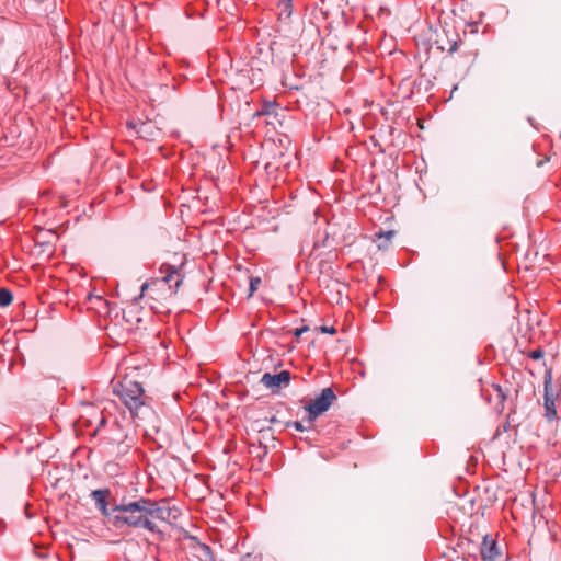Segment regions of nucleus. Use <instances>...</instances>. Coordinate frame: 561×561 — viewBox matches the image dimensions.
<instances>
[{
  "label": "nucleus",
  "mask_w": 561,
  "mask_h": 561,
  "mask_svg": "<svg viewBox=\"0 0 561 561\" xmlns=\"http://www.w3.org/2000/svg\"><path fill=\"white\" fill-rule=\"evenodd\" d=\"M288 426H293L295 430H297L299 432L305 431V426L298 421L289 423Z\"/></svg>",
  "instance_id": "aec40b11"
},
{
  "label": "nucleus",
  "mask_w": 561,
  "mask_h": 561,
  "mask_svg": "<svg viewBox=\"0 0 561 561\" xmlns=\"http://www.w3.org/2000/svg\"><path fill=\"white\" fill-rule=\"evenodd\" d=\"M545 408L547 411V416L549 419H552L553 416H556L557 411L554 408V401H553V399L550 398L549 394H545Z\"/></svg>",
  "instance_id": "f8f14e48"
},
{
  "label": "nucleus",
  "mask_w": 561,
  "mask_h": 561,
  "mask_svg": "<svg viewBox=\"0 0 561 561\" xmlns=\"http://www.w3.org/2000/svg\"><path fill=\"white\" fill-rule=\"evenodd\" d=\"M545 355L543 351L541 348H536V350H533L531 352H529L528 356L533 359H540L542 358Z\"/></svg>",
  "instance_id": "2eb2a0df"
},
{
  "label": "nucleus",
  "mask_w": 561,
  "mask_h": 561,
  "mask_svg": "<svg viewBox=\"0 0 561 561\" xmlns=\"http://www.w3.org/2000/svg\"><path fill=\"white\" fill-rule=\"evenodd\" d=\"M240 561H259L256 557L248 553L244 557L241 558Z\"/></svg>",
  "instance_id": "412c9836"
},
{
  "label": "nucleus",
  "mask_w": 561,
  "mask_h": 561,
  "mask_svg": "<svg viewBox=\"0 0 561 561\" xmlns=\"http://www.w3.org/2000/svg\"><path fill=\"white\" fill-rule=\"evenodd\" d=\"M291 375L288 370H283L276 375L265 373L261 378V383L273 392H278L282 387H287Z\"/></svg>",
  "instance_id": "39448f33"
},
{
  "label": "nucleus",
  "mask_w": 561,
  "mask_h": 561,
  "mask_svg": "<svg viewBox=\"0 0 561 561\" xmlns=\"http://www.w3.org/2000/svg\"><path fill=\"white\" fill-rule=\"evenodd\" d=\"M105 423H106L105 417L101 415V416H100V420H99V426H98V430H99L100 427L104 426V425H105Z\"/></svg>",
  "instance_id": "4be33fe9"
},
{
  "label": "nucleus",
  "mask_w": 561,
  "mask_h": 561,
  "mask_svg": "<svg viewBox=\"0 0 561 561\" xmlns=\"http://www.w3.org/2000/svg\"><path fill=\"white\" fill-rule=\"evenodd\" d=\"M249 70L242 69L236 73L237 78L234 80V83L239 89H250L253 87L254 82L253 80L248 76Z\"/></svg>",
  "instance_id": "1a4fd4ad"
},
{
  "label": "nucleus",
  "mask_w": 561,
  "mask_h": 561,
  "mask_svg": "<svg viewBox=\"0 0 561 561\" xmlns=\"http://www.w3.org/2000/svg\"><path fill=\"white\" fill-rule=\"evenodd\" d=\"M309 331V327L308 325H304L301 328H298L295 330L294 334L296 337H299L301 334H304L305 332H308Z\"/></svg>",
  "instance_id": "6ab92c4d"
},
{
  "label": "nucleus",
  "mask_w": 561,
  "mask_h": 561,
  "mask_svg": "<svg viewBox=\"0 0 561 561\" xmlns=\"http://www.w3.org/2000/svg\"><path fill=\"white\" fill-rule=\"evenodd\" d=\"M161 272L164 276L142 284L140 295L135 298V301L147 298L153 311L163 313L170 311L179 288L183 284L184 275L180 267L165 263L161 266Z\"/></svg>",
  "instance_id": "f03ea898"
},
{
  "label": "nucleus",
  "mask_w": 561,
  "mask_h": 561,
  "mask_svg": "<svg viewBox=\"0 0 561 561\" xmlns=\"http://www.w3.org/2000/svg\"><path fill=\"white\" fill-rule=\"evenodd\" d=\"M319 330L322 332V333H330V334H335L336 333V330L334 327H320Z\"/></svg>",
  "instance_id": "a211bd4d"
},
{
  "label": "nucleus",
  "mask_w": 561,
  "mask_h": 561,
  "mask_svg": "<svg viewBox=\"0 0 561 561\" xmlns=\"http://www.w3.org/2000/svg\"><path fill=\"white\" fill-rule=\"evenodd\" d=\"M261 283V278L260 277H251L250 278V288H249V295L248 297H251L257 289V286L260 285Z\"/></svg>",
  "instance_id": "4468645a"
},
{
  "label": "nucleus",
  "mask_w": 561,
  "mask_h": 561,
  "mask_svg": "<svg viewBox=\"0 0 561 561\" xmlns=\"http://www.w3.org/2000/svg\"><path fill=\"white\" fill-rule=\"evenodd\" d=\"M480 553L483 561H495L500 557L496 542L492 539H489L488 536L483 538Z\"/></svg>",
  "instance_id": "0eeeda50"
},
{
  "label": "nucleus",
  "mask_w": 561,
  "mask_h": 561,
  "mask_svg": "<svg viewBox=\"0 0 561 561\" xmlns=\"http://www.w3.org/2000/svg\"><path fill=\"white\" fill-rule=\"evenodd\" d=\"M282 162L280 161H275V162H266L265 164V169L270 172L271 169H278L280 167ZM283 165L285 167L286 163L284 162Z\"/></svg>",
  "instance_id": "f3484780"
},
{
  "label": "nucleus",
  "mask_w": 561,
  "mask_h": 561,
  "mask_svg": "<svg viewBox=\"0 0 561 561\" xmlns=\"http://www.w3.org/2000/svg\"><path fill=\"white\" fill-rule=\"evenodd\" d=\"M99 300H100L101 302H103L104 305H108V301H107V300H103L102 298H99Z\"/></svg>",
  "instance_id": "b1692460"
},
{
  "label": "nucleus",
  "mask_w": 561,
  "mask_h": 561,
  "mask_svg": "<svg viewBox=\"0 0 561 561\" xmlns=\"http://www.w3.org/2000/svg\"><path fill=\"white\" fill-rule=\"evenodd\" d=\"M113 391L134 417L139 419L152 430H159L158 417L140 382L125 376L114 386Z\"/></svg>",
  "instance_id": "7ed1b4c3"
},
{
  "label": "nucleus",
  "mask_w": 561,
  "mask_h": 561,
  "mask_svg": "<svg viewBox=\"0 0 561 561\" xmlns=\"http://www.w3.org/2000/svg\"><path fill=\"white\" fill-rule=\"evenodd\" d=\"M13 301L12 293L7 288H0V306L8 307Z\"/></svg>",
  "instance_id": "9b49d317"
},
{
  "label": "nucleus",
  "mask_w": 561,
  "mask_h": 561,
  "mask_svg": "<svg viewBox=\"0 0 561 561\" xmlns=\"http://www.w3.org/2000/svg\"><path fill=\"white\" fill-rule=\"evenodd\" d=\"M202 554L199 556L203 561H213L211 550L206 545H201L199 547Z\"/></svg>",
  "instance_id": "ddd939ff"
},
{
  "label": "nucleus",
  "mask_w": 561,
  "mask_h": 561,
  "mask_svg": "<svg viewBox=\"0 0 561 561\" xmlns=\"http://www.w3.org/2000/svg\"><path fill=\"white\" fill-rule=\"evenodd\" d=\"M396 232L393 230H389V231H380L378 233H376V240L375 242L377 243V248L379 250H385L389 247V244L391 243V240L392 238L394 237Z\"/></svg>",
  "instance_id": "6e6552de"
},
{
  "label": "nucleus",
  "mask_w": 561,
  "mask_h": 561,
  "mask_svg": "<svg viewBox=\"0 0 561 561\" xmlns=\"http://www.w3.org/2000/svg\"><path fill=\"white\" fill-rule=\"evenodd\" d=\"M494 399L497 401V407L502 410L503 403L506 400V392L500 385H492Z\"/></svg>",
  "instance_id": "9d476101"
},
{
  "label": "nucleus",
  "mask_w": 561,
  "mask_h": 561,
  "mask_svg": "<svg viewBox=\"0 0 561 561\" xmlns=\"http://www.w3.org/2000/svg\"><path fill=\"white\" fill-rule=\"evenodd\" d=\"M180 511L165 502H154L140 497L137 501L114 506L112 525L117 528H141L162 535L158 523L172 525L176 522Z\"/></svg>",
  "instance_id": "f257e3e1"
},
{
  "label": "nucleus",
  "mask_w": 561,
  "mask_h": 561,
  "mask_svg": "<svg viewBox=\"0 0 561 561\" xmlns=\"http://www.w3.org/2000/svg\"><path fill=\"white\" fill-rule=\"evenodd\" d=\"M550 387H551V373H547L545 376V394H549Z\"/></svg>",
  "instance_id": "dca6fc26"
},
{
  "label": "nucleus",
  "mask_w": 561,
  "mask_h": 561,
  "mask_svg": "<svg viewBox=\"0 0 561 561\" xmlns=\"http://www.w3.org/2000/svg\"><path fill=\"white\" fill-rule=\"evenodd\" d=\"M110 495L111 491L108 489L94 490L91 493V496L94 500L96 507L101 511L102 515L105 516L112 524L114 507L112 510L107 508V499Z\"/></svg>",
  "instance_id": "423d86ee"
},
{
  "label": "nucleus",
  "mask_w": 561,
  "mask_h": 561,
  "mask_svg": "<svg viewBox=\"0 0 561 561\" xmlns=\"http://www.w3.org/2000/svg\"><path fill=\"white\" fill-rule=\"evenodd\" d=\"M335 400L336 396L332 388L322 389L321 393L306 405L309 423L312 424L318 416L327 412Z\"/></svg>",
  "instance_id": "20e7f679"
},
{
  "label": "nucleus",
  "mask_w": 561,
  "mask_h": 561,
  "mask_svg": "<svg viewBox=\"0 0 561 561\" xmlns=\"http://www.w3.org/2000/svg\"><path fill=\"white\" fill-rule=\"evenodd\" d=\"M456 50H457V43H456V42H454V43L451 44L450 48H449V51H450V53H454V51H456Z\"/></svg>",
  "instance_id": "5701e85b"
},
{
  "label": "nucleus",
  "mask_w": 561,
  "mask_h": 561,
  "mask_svg": "<svg viewBox=\"0 0 561 561\" xmlns=\"http://www.w3.org/2000/svg\"><path fill=\"white\" fill-rule=\"evenodd\" d=\"M275 44H276L275 42H273V43L271 44V50H274V45H275Z\"/></svg>",
  "instance_id": "393cba45"
},
{
  "label": "nucleus",
  "mask_w": 561,
  "mask_h": 561,
  "mask_svg": "<svg viewBox=\"0 0 561 561\" xmlns=\"http://www.w3.org/2000/svg\"><path fill=\"white\" fill-rule=\"evenodd\" d=\"M283 1L286 2V3H290L291 2V0H283Z\"/></svg>",
  "instance_id": "a878e982"
}]
</instances>
